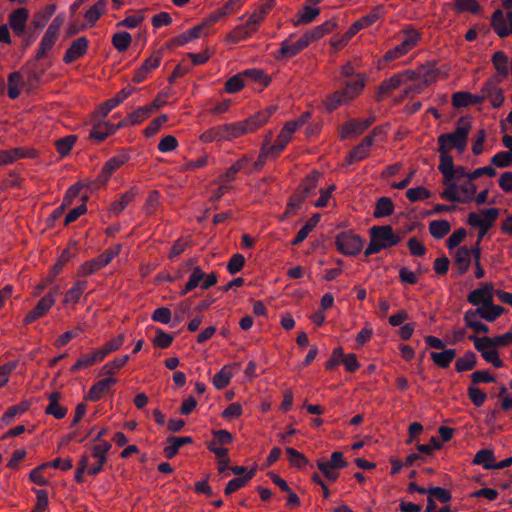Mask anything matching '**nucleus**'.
Returning <instances> with one entry per match:
<instances>
[{"instance_id":"f257e3e1","label":"nucleus","mask_w":512,"mask_h":512,"mask_svg":"<svg viewBox=\"0 0 512 512\" xmlns=\"http://www.w3.org/2000/svg\"><path fill=\"white\" fill-rule=\"evenodd\" d=\"M436 81V74L432 70L419 67L417 70H406L383 81L376 96L378 102L382 101L392 91L404 85L403 97L415 96L421 93L426 87Z\"/></svg>"},{"instance_id":"f03ea898","label":"nucleus","mask_w":512,"mask_h":512,"mask_svg":"<svg viewBox=\"0 0 512 512\" xmlns=\"http://www.w3.org/2000/svg\"><path fill=\"white\" fill-rule=\"evenodd\" d=\"M471 129V121L468 118H460L453 132L439 135L438 150L449 153L452 149H456L459 154L464 153Z\"/></svg>"},{"instance_id":"7ed1b4c3","label":"nucleus","mask_w":512,"mask_h":512,"mask_svg":"<svg viewBox=\"0 0 512 512\" xmlns=\"http://www.w3.org/2000/svg\"><path fill=\"white\" fill-rule=\"evenodd\" d=\"M367 81V76L364 73L356 74V80L347 82L343 89L333 92L328 95L324 104L329 112L335 110L343 104L356 99L363 91Z\"/></svg>"},{"instance_id":"20e7f679","label":"nucleus","mask_w":512,"mask_h":512,"mask_svg":"<svg viewBox=\"0 0 512 512\" xmlns=\"http://www.w3.org/2000/svg\"><path fill=\"white\" fill-rule=\"evenodd\" d=\"M268 120L264 113H257L254 116L240 122L223 124L226 141H232L243 135L253 133L262 127Z\"/></svg>"},{"instance_id":"39448f33","label":"nucleus","mask_w":512,"mask_h":512,"mask_svg":"<svg viewBox=\"0 0 512 512\" xmlns=\"http://www.w3.org/2000/svg\"><path fill=\"white\" fill-rule=\"evenodd\" d=\"M504 312L503 307H491L490 311L484 309H470L466 311L464 315V321L466 326L476 333H488L489 327L482 323L479 318L486 320L487 322H494Z\"/></svg>"},{"instance_id":"423d86ee","label":"nucleus","mask_w":512,"mask_h":512,"mask_svg":"<svg viewBox=\"0 0 512 512\" xmlns=\"http://www.w3.org/2000/svg\"><path fill=\"white\" fill-rule=\"evenodd\" d=\"M121 252V245L117 244L108 248L96 258L88 260L81 264L78 269L79 277H87L106 267Z\"/></svg>"},{"instance_id":"0eeeda50","label":"nucleus","mask_w":512,"mask_h":512,"mask_svg":"<svg viewBox=\"0 0 512 512\" xmlns=\"http://www.w3.org/2000/svg\"><path fill=\"white\" fill-rule=\"evenodd\" d=\"M494 293L496 294L493 283L486 282L481 287L471 291L467 296V301L473 306H477L476 309L490 311L491 307H501L493 303Z\"/></svg>"},{"instance_id":"6e6552de","label":"nucleus","mask_w":512,"mask_h":512,"mask_svg":"<svg viewBox=\"0 0 512 512\" xmlns=\"http://www.w3.org/2000/svg\"><path fill=\"white\" fill-rule=\"evenodd\" d=\"M130 156L128 153H120L108 161H106L102 167L101 173L96 180L92 181V184L96 185V188H101L107 184L111 175L118 170L121 166L128 162Z\"/></svg>"},{"instance_id":"1a4fd4ad","label":"nucleus","mask_w":512,"mask_h":512,"mask_svg":"<svg viewBox=\"0 0 512 512\" xmlns=\"http://www.w3.org/2000/svg\"><path fill=\"white\" fill-rule=\"evenodd\" d=\"M63 24V18L57 16L47 28L42 40L40 42L39 49L36 53V59H42L46 54L53 48L58 35L59 30Z\"/></svg>"},{"instance_id":"9d476101","label":"nucleus","mask_w":512,"mask_h":512,"mask_svg":"<svg viewBox=\"0 0 512 512\" xmlns=\"http://www.w3.org/2000/svg\"><path fill=\"white\" fill-rule=\"evenodd\" d=\"M335 244L339 252L350 256L357 255L363 248L362 238L350 232L339 234Z\"/></svg>"},{"instance_id":"9b49d317","label":"nucleus","mask_w":512,"mask_h":512,"mask_svg":"<svg viewBox=\"0 0 512 512\" xmlns=\"http://www.w3.org/2000/svg\"><path fill=\"white\" fill-rule=\"evenodd\" d=\"M375 121V117L371 116L365 119H351L343 123L340 127V138L348 139L356 137L364 133Z\"/></svg>"},{"instance_id":"f8f14e48","label":"nucleus","mask_w":512,"mask_h":512,"mask_svg":"<svg viewBox=\"0 0 512 512\" xmlns=\"http://www.w3.org/2000/svg\"><path fill=\"white\" fill-rule=\"evenodd\" d=\"M491 27L501 38L512 35V10L506 15L500 9L495 10L491 16Z\"/></svg>"},{"instance_id":"ddd939ff","label":"nucleus","mask_w":512,"mask_h":512,"mask_svg":"<svg viewBox=\"0 0 512 512\" xmlns=\"http://www.w3.org/2000/svg\"><path fill=\"white\" fill-rule=\"evenodd\" d=\"M500 80L491 78L487 80L480 91L483 101L489 100L494 108L500 107L505 100L502 89L499 87Z\"/></svg>"},{"instance_id":"4468645a","label":"nucleus","mask_w":512,"mask_h":512,"mask_svg":"<svg viewBox=\"0 0 512 512\" xmlns=\"http://www.w3.org/2000/svg\"><path fill=\"white\" fill-rule=\"evenodd\" d=\"M499 216V209L489 208L480 212H471L468 214L467 223L472 227L482 228L492 227Z\"/></svg>"},{"instance_id":"2eb2a0df","label":"nucleus","mask_w":512,"mask_h":512,"mask_svg":"<svg viewBox=\"0 0 512 512\" xmlns=\"http://www.w3.org/2000/svg\"><path fill=\"white\" fill-rule=\"evenodd\" d=\"M370 235H372L385 249L397 245L401 241V237L393 232V229L389 225L385 226H374L370 229Z\"/></svg>"},{"instance_id":"dca6fc26","label":"nucleus","mask_w":512,"mask_h":512,"mask_svg":"<svg viewBox=\"0 0 512 512\" xmlns=\"http://www.w3.org/2000/svg\"><path fill=\"white\" fill-rule=\"evenodd\" d=\"M28 19V9L24 7L17 8L8 15V28L10 27L16 36L22 37L25 33Z\"/></svg>"},{"instance_id":"f3484780","label":"nucleus","mask_w":512,"mask_h":512,"mask_svg":"<svg viewBox=\"0 0 512 512\" xmlns=\"http://www.w3.org/2000/svg\"><path fill=\"white\" fill-rule=\"evenodd\" d=\"M378 132V128H374L372 132L365 136L361 143L357 145L348 155L347 164H352L356 161H361L367 158L370 154V148L374 143L375 135Z\"/></svg>"},{"instance_id":"a211bd4d","label":"nucleus","mask_w":512,"mask_h":512,"mask_svg":"<svg viewBox=\"0 0 512 512\" xmlns=\"http://www.w3.org/2000/svg\"><path fill=\"white\" fill-rule=\"evenodd\" d=\"M54 303L55 298L52 291H50L38 301L37 305L30 312L26 314L23 320L24 324L28 325L38 318L44 316L54 305Z\"/></svg>"},{"instance_id":"6ab92c4d","label":"nucleus","mask_w":512,"mask_h":512,"mask_svg":"<svg viewBox=\"0 0 512 512\" xmlns=\"http://www.w3.org/2000/svg\"><path fill=\"white\" fill-rule=\"evenodd\" d=\"M305 40L301 36L296 42H290L289 40H285L281 43L280 49L275 54V59L277 61H282L285 59L292 58L307 48Z\"/></svg>"},{"instance_id":"aec40b11","label":"nucleus","mask_w":512,"mask_h":512,"mask_svg":"<svg viewBox=\"0 0 512 512\" xmlns=\"http://www.w3.org/2000/svg\"><path fill=\"white\" fill-rule=\"evenodd\" d=\"M37 152L34 149H24L20 147L0 150V166L13 164L21 158H34Z\"/></svg>"},{"instance_id":"412c9836","label":"nucleus","mask_w":512,"mask_h":512,"mask_svg":"<svg viewBox=\"0 0 512 512\" xmlns=\"http://www.w3.org/2000/svg\"><path fill=\"white\" fill-rule=\"evenodd\" d=\"M110 449L111 444L107 441H100L92 447V456L97 460V462L88 469L89 475H96L102 470V467L107 460L106 455Z\"/></svg>"},{"instance_id":"4be33fe9","label":"nucleus","mask_w":512,"mask_h":512,"mask_svg":"<svg viewBox=\"0 0 512 512\" xmlns=\"http://www.w3.org/2000/svg\"><path fill=\"white\" fill-rule=\"evenodd\" d=\"M88 44V39L84 36L73 40L64 54L63 61L66 64H70L85 55L88 49Z\"/></svg>"},{"instance_id":"5701e85b","label":"nucleus","mask_w":512,"mask_h":512,"mask_svg":"<svg viewBox=\"0 0 512 512\" xmlns=\"http://www.w3.org/2000/svg\"><path fill=\"white\" fill-rule=\"evenodd\" d=\"M474 260V247L460 246L454 253V265L459 275L465 274L470 267L471 260Z\"/></svg>"},{"instance_id":"b1692460","label":"nucleus","mask_w":512,"mask_h":512,"mask_svg":"<svg viewBox=\"0 0 512 512\" xmlns=\"http://www.w3.org/2000/svg\"><path fill=\"white\" fill-rule=\"evenodd\" d=\"M162 60V52L161 51H155L151 54L149 58H147L142 66L137 69L133 76V82L135 83H141L146 76L149 74L150 71L153 69H156Z\"/></svg>"},{"instance_id":"393cba45","label":"nucleus","mask_w":512,"mask_h":512,"mask_svg":"<svg viewBox=\"0 0 512 512\" xmlns=\"http://www.w3.org/2000/svg\"><path fill=\"white\" fill-rule=\"evenodd\" d=\"M117 380L113 377H107L104 379H101L97 381L89 390L86 400L90 401H98L100 400L104 395H106L112 388L113 385H115Z\"/></svg>"},{"instance_id":"a878e982","label":"nucleus","mask_w":512,"mask_h":512,"mask_svg":"<svg viewBox=\"0 0 512 512\" xmlns=\"http://www.w3.org/2000/svg\"><path fill=\"white\" fill-rule=\"evenodd\" d=\"M336 28V23L332 21H327L322 25L316 26L313 29L307 31L302 35L303 39L305 40L306 44L309 46L312 42H315L325 36L326 34H329L334 31Z\"/></svg>"},{"instance_id":"bb28decb","label":"nucleus","mask_w":512,"mask_h":512,"mask_svg":"<svg viewBox=\"0 0 512 512\" xmlns=\"http://www.w3.org/2000/svg\"><path fill=\"white\" fill-rule=\"evenodd\" d=\"M440 155V164L438 166L439 171L443 174V184H448L451 181H453V170H454V163L452 156L447 152L443 150H438Z\"/></svg>"},{"instance_id":"cd10ccee","label":"nucleus","mask_w":512,"mask_h":512,"mask_svg":"<svg viewBox=\"0 0 512 512\" xmlns=\"http://www.w3.org/2000/svg\"><path fill=\"white\" fill-rule=\"evenodd\" d=\"M483 102V96L469 92H456L452 95V105L455 108L466 107Z\"/></svg>"},{"instance_id":"c85d7f7f","label":"nucleus","mask_w":512,"mask_h":512,"mask_svg":"<svg viewBox=\"0 0 512 512\" xmlns=\"http://www.w3.org/2000/svg\"><path fill=\"white\" fill-rule=\"evenodd\" d=\"M168 445L164 448L163 452L166 458L172 459L177 455L179 448L183 445L192 443V438L189 436L186 437H168L167 438Z\"/></svg>"},{"instance_id":"c756f323","label":"nucleus","mask_w":512,"mask_h":512,"mask_svg":"<svg viewBox=\"0 0 512 512\" xmlns=\"http://www.w3.org/2000/svg\"><path fill=\"white\" fill-rule=\"evenodd\" d=\"M117 131V127L109 122H100L93 126L90 132V138L101 142L105 140L109 135L114 134Z\"/></svg>"},{"instance_id":"7c9ffc66","label":"nucleus","mask_w":512,"mask_h":512,"mask_svg":"<svg viewBox=\"0 0 512 512\" xmlns=\"http://www.w3.org/2000/svg\"><path fill=\"white\" fill-rule=\"evenodd\" d=\"M86 286H87L86 281L80 280V281L75 282L73 287L70 288L65 293L63 303L65 305H71L72 307H74L79 302L83 292L86 289Z\"/></svg>"},{"instance_id":"2f4dec72","label":"nucleus","mask_w":512,"mask_h":512,"mask_svg":"<svg viewBox=\"0 0 512 512\" xmlns=\"http://www.w3.org/2000/svg\"><path fill=\"white\" fill-rule=\"evenodd\" d=\"M55 5H47L40 11L36 12L31 21L34 29H42L48 23L49 19L55 12Z\"/></svg>"},{"instance_id":"473e14b6","label":"nucleus","mask_w":512,"mask_h":512,"mask_svg":"<svg viewBox=\"0 0 512 512\" xmlns=\"http://www.w3.org/2000/svg\"><path fill=\"white\" fill-rule=\"evenodd\" d=\"M319 178L320 173L317 171H313L302 181L297 191L306 199L316 189Z\"/></svg>"},{"instance_id":"72a5a7b5","label":"nucleus","mask_w":512,"mask_h":512,"mask_svg":"<svg viewBox=\"0 0 512 512\" xmlns=\"http://www.w3.org/2000/svg\"><path fill=\"white\" fill-rule=\"evenodd\" d=\"M136 195H137V190L135 188L129 189L127 192H125L121 196V198L119 200L114 201L111 204L109 211L115 215L120 214L128 204L133 202Z\"/></svg>"},{"instance_id":"f704fd0d","label":"nucleus","mask_w":512,"mask_h":512,"mask_svg":"<svg viewBox=\"0 0 512 512\" xmlns=\"http://www.w3.org/2000/svg\"><path fill=\"white\" fill-rule=\"evenodd\" d=\"M491 61L497 73L502 78H506L509 74V59L507 55L503 51H497L493 54Z\"/></svg>"},{"instance_id":"c9c22d12","label":"nucleus","mask_w":512,"mask_h":512,"mask_svg":"<svg viewBox=\"0 0 512 512\" xmlns=\"http://www.w3.org/2000/svg\"><path fill=\"white\" fill-rule=\"evenodd\" d=\"M59 398L60 393H51L48 397L49 405L45 409L46 414L53 415L56 419H62L67 412V410L58 403Z\"/></svg>"},{"instance_id":"e433bc0d","label":"nucleus","mask_w":512,"mask_h":512,"mask_svg":"<svg viewBox=\"0 0 512 512\" xmlns=\"http://www.w3.org/2000/svg\"><path fill=\"white\" fill-rule=\"evenodd\" d=\"M24 85L23 76L19 72H13L8 77V96L11 99L19 97Z\"/></svg>"},{"instance_id":"4c0bfd02","label":"nucleus","mask_w":512,"mask_h":512,"mask_svg":"<svg viewBox=\"0 0 512 512\" xmlns=\"http://www.w3.org/2000/svg\"><path fill=\"white\" fill-rule=\"evenodd\" d=\"M199 140L205 144L215 141H226L223 125L207 129L199 136Z\"/></svg>"},{"instance_id":"58836bf2","label":"nucleus","mask_w":512,"mask_h":512,"mask_svg":"<svg viewBox=\"0 0 512 512\" xmlns=\"http://www.w3.org/2000/svg\"><path fill=\"white\" fill-rule=\"evenodd\" d=\"M456 356L455 349H446L442 352H432L431 359L441 368H447Z\"/></svg>"},{"instance_id":"ea45409f","label":"nucleus","mask_w":512,"mask_h":512,"mask_svg":"<svg viewBox=\"0 0 512 512\" xmlns=\"http://www.w3.org/2000/svg\"><path fill=\"white\" fill-rule=\"evenodd\" d=\"M394 212V204L388 197H381L377 200L373 216L375 218L390 216Z\"/></svg>"},{"instance_id":"a19ab883","label":"nucleus","mask_w":512,"mask_h":512,"mask_svg":"<svg viewBox=\"0 0 512 512\" xmlns=\"http://www.w3.org/2000/svg\"><path fill=\"white\" fill-rule=\"evenodd\" d=\"M102 360V357L98 356V350H95L90 354H85L78 358L70 370L71 372H76L82 368L90 367L96 362H100Z\"/></svg>"},{"instance_id":"79ce46f5","label":"nucleus","mask_w":512,"mask_h":512,"mask_svg":"<svg viewBox=\"0 0 512 512\" xmlns=\"http://www.w3.org/2000/svg\"><path fill=\"white\" fill-rule=\"evenodd\" d=\"M312 4H306L298 13L295 25L308 24L312 22L320 13L319 8L312 7Z\"/></svg>"},{"instance_id":"37998d69","label":"nucleus","mask_w":512,"mask_h":512,"mask_svg":"<svg viewBox=\"0 0 512 512\" xmlns=\"http://www.w3.org/2000/svg\"><path fill=\"white\" fill-rule=\"evenodd\" d=\"M495 458L493 451L489 449H482L478 451L473 459V463L476 465H482L485 469H494Z\"/></svg>"},{"instance_id":"c03bdc74","label":"nucleus","mask_w":512,"mask_h":512,"mask_svg":"<svg viewBox=\"0 0 512 512\" xmlns=\"http://www.w3.org/2000/svg\"><path fill=\"white\" fill-rule=\"evenodd\" d=\"M320 220V214H314L306 224L298 231L295 239L292 241V245H298L304 241L312 229L318 224Z\"/></svg>"},{"instance_id":"a18cd8bd","label":"nucleus","mask_w":512,"mask_h":512,"mask_svg":"<svg viewBox=\"0 0 512 512\" xmlns=\"http://www.w3.org/2000/svg\"><path fill=\"white\" fill-rule=\"evenodd\" d=\"M451 226L447 220H434L429 224V232L437 239H441L450 232Z\"/></svg>"},{"instance_id":"49530a36","label":"nucleus","mask_w":512,"mask_h":512,"mask_svg":"<svg viewBox=\"0 0 512 512\" xmlns=\"http://www.w3.org/2000/svg\"><path fill=\"white\" fill-rule=\"evenodd\" d=\"M125 340L124 334H119L115 338L110 339L105 345L98 349V356L104 359L109 353L115 352L120 349Z\"/></svg>"},{"instance_id":"de8ad7c7","label":"nucleus","mask_w":512,"mask_h":512,"mask_svg":"<svg viewBox=\"0 0 512 512\" xmlns=\"http://www.w3.org/2000/svg\"><path fill=\"white\" fill-rule=\"evenodd\" d=\"M476 363V355L469 351L457 359L455 369L457 372L470 371L476 366Z\"/></svg>"},{"instance_id":"09e8293b","label":"nucleus","mask_w":512,"mask_h":512,"mask_svg":"<svg viewBox=\"0 0 512 512\" xmlns=\"http://www.w3.org/2000/svg\"><path fill=\"white\" fill-rule=\"evenodd\" d=\"M129 360L128 355L115 358L113 361L106 363L101 370L102 375L112 376L116 374L122 367H124Z\"/></svg>"},{"instance_id":"8fccbe9b","label":"nucleus","mask_w":512,"mask_h":512,"mask_svg":"<svg viewBox=\"0 0 512 512\" xmlns=\"http://www.w3.org/2000/svg\"><path fill=\"white\" fill-rule=\"evenodd\" d=\"M84 187H87V188H90V189H97L96 188V185L92 184V181L87 183V184H83V183H76L75 185L71 186L67 192H66V195L63 199V203H64V206H70L72 203H73V200L78 197V195L80 194L82 188Z\"/></svg>"},{"instance_id":"3c124183","label":"nucleus","mask_w":512,"mask_h":512,"mask_svg":"<svg viewBox=\"0 0 512 512\" xmlns=\"http://www.w3.org/2000/svg\"><path fill=\"white\" fill-rule=\"evenodd\" d=\"M77 137L69 135L55 141L57 152L61 157L67 156L75 145Z\"/></svg>"},{"instance_id":"603ef678","label":"nucleus","mask_w":512,"mask_h":512,"mask_svg":"<svg viewBox=\"0 0 512 512\" xmlns=\"http://www.w3.org/2000/svg\"><path fill=\"white\" fill-rule=\"evenodd\" d=\"M453 9L458 13L470 12L472 14H478L481 11L477 0H455Z\"/></svg>"},{"instance_id":"864d4df0","label":"nucleus","mask_w":512,"mask_h":512,"mask_svg":"<svg viewBox=\"0 0 512 512\" xmlns=\"http://www.w3.org/2000/svg\"><path fill=\"white\" fill-rule=\"evenodd\" d=\"M132 43V37L128 32L115 33L112 37V44L119 52L126 51Z\"/></svg>"},{"instance_id":"5fc2aeb1","label":"nucleus","mask_w":512,"mask_h":512,"mask_svg":"<svg viewBox=\"0 0 512 512\" xmlns=\"http://www.w3.org/2000/svg\"><path fill=\"white\" fill-rule=\"evenodd\" d=\"M160 207V194L157 190L149 192L143 210L147 215H154Z\"/></svg>"},{"instance_id":"6e6d98bb","label":"nucleus","mask_w":512,"mask_h":512,"mask_svg":"<svg viewBox=\"0 0 512 512\" xmlns=\"http://www.w3.org/2000/svg\"><path fill=\"white\" fill-rule=\"evenodd\" d=\"M318 469L322 472L324 477L331 481L335 482L339 477V471L335 467H332L328 460L325 458H320L316 462Z\"/></svg>"},{"instance_id":"4d7b16f0","label":"nucleus","mask_w":512,"mask_h":512,"mask_svg":"<svg viewBox=\"0 0 512 512\" xmlns=\"http://www.w3.org/2000/svg\"><path fill=\"white\" fill-rule=\"evenodd\" d=\"M405 38L399 44L406 53L412 50L420 40V33L412 28L404 30Z\"/></svg>"},{"instance_id":"13d9d810","label":"nucleus","mask_w":512,"mask_h":512,"mask_svg":"<svg viewBox=\"0 0 512 512\" xmlns=\"http://www.w3.org/2000/svg\"><path fill=\"white\" fill-rule=\"evenodd\" d=\"M254 32L255 31H251V27L246 23L245 25H241L233 29L227 35V41L237 43L240 40L250 37Z\"/></svg>"},{"instance_id":"bf43d9fd","label":"nucleus","mask_w":512,"mask_h":512,"mask_svg":"<svg viewBox=\"0 0 512 512\" xmlns=\"http://www.w3.org/2000/svg\"><path fill=\"white\" fill-rule=\"evenodd\" d=\"M232 378V372L228 366H224L217 374L213 377V385L221 390L226 388Z\"/></svg>"},{"instance_id":"052dcab7","label":"nucleus","mask_w":512,"mask_h":512,"mask_svg":"<svg viewBox=\"0 0 512 512\" xmlns=\"http://www.w3.org/2000/svg\"><path fill=\"white\" fill-rule=\"evenodd\" d=\"M105 9H106V1L99 0L86 12L85 19L91 25H94L96 23V21L100 18V16L105 12Z\"/></svg>"},{"instance_id":"680f3d73","label":"nucleus","mask_w":512,"mask_h":512,"mask_svg":"<svg viewBox=\"0 0 512 512\" xmlns=\"http://www.w3.org/2000/svg\"><path fill=\"white\" fill-rule=\"evenodd\" d=\"M254 476V471L248 472L244 477L234 478L230 480L225 488V494L230 495L240 488L244 487L248 481Z\"/></svg>"},{"instance_id":"e2e57ef3","label":"nucleus","mask_w":512,"mask_h":512,"mask_svg":"<svg viewBox=\"0 0 512 512\" xmlns=\"http://www.w3.org/2000/svg\"><path fill=\"white\" fill-rule=\"evenodd\" d=\"M204 277H205V273L201 270V268H199V267L194 268V270L192 271V273L189 277V280L186 283L181 294L185 295L189 291L196 288L199 285V283L204 279Z\"/></svg>"},{"instance_id":"0e129e2a","label":"nucleus","mask_w":512,"mask_h":512,"mask_svg":"<svg viewBox=\"0 0 512 512\" xmlns=\"http://www.w3.org/2000/svg\"><path fill=\"white\" fill-rule=\"evenodd\" d=\"M247 162L246 159H240L236 161L231 167H229L224 174H222L218 182L226 183L235 179V175L243 168L244 164Z\"/></svg>"},{"instance_id":"69168bd1","label":"nucleus","mask_w":512,"mask_h":512,"mask_svg":"<svg viewBox=\"0 0 512 512\" xmlns=\"http://www.w3.org/2000/svg\"><path fill=\"white\" fill-rule=\"evenodd\" d=\"M472 181L473 180H469L459 187L458 191L460 193L461 203H467L473 199L477 189Z\"/></svg>"},{"instance_id":"338daca9","label":"nucleus","mask_w":512,"mask_h":512,"mask_svg":"<svg viewBox=\"0 0 512 512\" xmlns=\"http://www.w3.org/2000/svg\"><path fill=\"white\" fill-rule=\"evenodd\" d=\"M310 118L309 112L302 113L297 119L288 121L284 124L283 129L290 135H293L300 127H302Z\"/></svg>"},{"instance_id":"774afa93","label":"nucleus","mask_w":512,"mask_h":512,"mask_svg":"<svg viewBox=\"0 0 512 512\" xmlns=\"http://www.w3.org/2000/svg\"><path fill=\"white\" fill-rule=\"evenodd\" d=\"M173 342V336L161 329L156 330V336L153 339V345L156 348H168Z\"/></svg>"}]
</instances>
